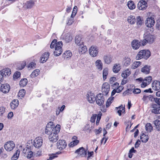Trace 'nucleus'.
Returning <instances> with one entry per match:
<instances>
[{
  "mask_svg": "<svg viewBox=\"0 0 160 160\" xmlns=\"http://www.w3.org/2000/svg\"><path fill=\"white\" fill-rule=\"evenodd\" d=\"M75 43L79 46L83 44V41L82 40L81 36H77L75 38Z\"/></svg>",
  "mask_w": 160,
  "mask_h": 160,
  "instance_id": "c756f323",
  "label": "nucleus"
},
{
  "mask_svg": "<svg viewBox=\"0 0 160 160\" xmlns=\"http://www.w3.org/2000/svg\"><path fill=\"white\" fill-rule=\"evenodd\" d=\"M58 156L56 155V154H52L51 155L48 160H52L53 159L57 157Z\"/></svg>",
  "mask_w": 160,
  "mask_h": 160,
  "instance_id": "680f3d73",
  "label": "nucleus"
},
{
  "mask_svg": "<svg viewBox=\"0 0 160 160\" xmlns=\"http://www.w3.org/2000/svg\"><path fill=\"white\" fill-rule=\"evenodd\" d=\"M60 129V125L57 124L56 126V128L54 132L51 133L49 136V139L51 142H56L58 139V133L59 132Z\"/></svg>",
  "mask_w": 160,
  "mask_h": 160,
  "instance_id": "7ed1b4c3",
  "label": "nucleus"
},
{
  "mask_svg": "<svg viewBox=\"0 0 160 160\" xmlns=\"http://www.w3.org/2000/svg\"><path fill=\"white\" fill-rule=\"evenodd\" d=\"M142 62L139 61L134 62L132 64L131 68L132 69H135L138 68L141 64Z\"/></svg>",
  "mask_w": 160,
  "mask_h": 160,
  "instance_id": "ea45409f",
  "label": "nucleus"
},
{
  "mask_svg": "<svg viewBox=\"0 0 160 160\" xmlns=\"http://www.w3.org/2000/svg\"><path fill=\"white\" fill-rule=\"evenodd\" d=\"M36 1L35 0H30L27 1L25 5L27 8H32L35 4V2Z\"/></svg>",
  "mask_w": 160,
  "mask_h": 160,
  "instance_id": "cd10ccee",
  "label": "nucleus"
},
{
  "mask_svg": "<svg viewBox=\"0 0 160 160\" xmlns=\"http://www.w3.org/2000/svg\"><path fill=\"white\" fill-rule=\"evenodd\" d=\"M39 69H37L34 70L31 74L30 77L32 78H33L38 76L39 74Z\"/></svg>",
  "mask_w": 160,
  "mask_h": 160,
  "instance_id": "37998d69",
  "label": "nucleus"
},
{
  "mask_svg": "<svg viewBox=\"0 0 160 160\" xmlns=\"http://www.w3.org/2000/svg\"><path fill=\"white\" fill-rule=\"evenodd\" d=\"M155 22L154 18L152 17H150L147 18L145 24L147 27L151 28L154 25Z\"/></svg>",
  "mask_w": 160,
  "mask_h": 160,
  "instance_id": "dca6fc26",
  "label": "nucleus"
},
{
  "mask_svg": "<svg viewBox=\"0 0 160 160\" xmlns=\"http://www.w3.org/2000/svg\"><path fill=\"white\" fill-rule=\"evenodd\" d=\"M3 77L9 76L11 74V70L8 68H5L0 71Z\"/></svg>",
  "mask_w": 160,
  "mask_h": 160,
  "instance_id": "6ab92c4d",
  "label": "nucleus"
},
{
  "mask_svg": "<svg viewBox=\"0 0 160 160\" xmlns=\"http://www.w3.org/2000/svg\"><path fill=\"white\" fill-rule=\"evenodd\" d=\"M136 22L138 27H140L142 24L143 23L142 18L140 16L137 17L136 18Z\"/></svg>",
  "mask_w": 160,
  "mask_h": 160,
  "instance_id": "72a5a7b5",
  "label": "nucleus"
},
{
  "mask_svg": "<svg viewBox=\"0 0 160 160\" xmlns=\"http://www.w3.org/2000/svg\"><path fill=\"white\" fill-rule=\"evenodd\" d=\"M36 64L33 62H30L28 65V68L29 69L35 68Z\"/></svg>",
  "mask_w": 160,
  "mask_h": 160,
  "instance_id": "5fc2aeb1",
  "label": "nucleus"
},
{
  "mask_svg": "<svg viewBox=\"0 0 160 160\" xmlns=\"http://www.w3.org/2000/svg\"><path fill=\"white\" fill-rule=\"evenodd\" d=\"M64 39L67 42H68L71 41L72 38L70 34L69 33H67L65 36Z\"/></svg>",
  "mask_w": 160,
  "mask_h": 160,
  "instance_id": "79ce46f5",
  "label": "nucleus"
},
{
  "mask_svg": "<svg viewBox=\"0 0 160 160\" xmlns=\"http://www.w3.org/2000/svg\"><path fill=\"white\" fill-rule=\"evenodd\" d=\"M131 59L128 57H125L123 58V63L124 65L125 66H128L131 63Z\"/></svg>",
  "mask_w": 160,
  "mask_h": 160,
  "instance_id": "2f4dec72",
  "label": "nucleus"
},
{
  "mask_svg": "<svg viewBox=\"0 0 160 160\" xmlns=\"http://www.w3.org/2000/svg\"><path fill=\"white\" fill-rule=\"evenodd\" d=\"M57 144L58 148L60 150L65 149L67 146L66 142L64 140H59Z\"/></svg>",
  "mask_w": 160,
  "mask_h": 160,
  "instance_id": "9b49d317",
  "label": "nucleus"
},
{
  "mask_svg": "<svg viewBox=\"0 0 160 160\" xmlns=\"http://www.w3.org/2000/svg\"><path fill=\"white\" fill-rule=\"evenodd\" d=\"M148 6L147 2L144 0H141L138 4V8L140 10H144L146 9Z\"/></svg>",
  "mask_w": 160,
  "mask_h": 160,
  "instance_id": "1a4fd4ad",
  "label": "nucleus"
},
{
  "mask_svg": "<svg viewBox=\"0 0 160 160\" xmlns=\"http://www.w3.org/2000/svg\"><path fill=\"white\" fill-rule=\"evenodd\" d=\"M151 55V53L148 50H143L139 51L136 56L137 60H139L142 58L148 59Z\"/></svg>",
  "mask_w": 160,
  "mask_h": 160,
  "instance_id": "20e7f679",
  "label": "nucleus"
},
{
  "mask_svg": "<svg viewBox=\"0 0 160 160\" xmlns=\"http://www.w3.org/2000/svg\"><path fill=\"white\" fill-rule=\"evenodd\" d=\"M149 137L143 133L140 136V139L142 142H146L148 140Z\"/></svg>",
  "mask_w": 160,
  "mask_h": 160,
  "instance_id": "c9c22d12",
  "label": "nucleus"
},
{
  "mask_svg": "<svg viewBox=\"0 0 160 160\" xmlns=\"http://www.w3.org/2000/svg\"><path fill=\"white\" fill-rule=\"evenodd\" d=\"M152 79L151 76H148L143 79L142 78H139L136 79L138 83L141 84V87L142 88H144L150 84Z\"/></svg>",
  "mask_w": 160,
  "mask_h": 160,
  "instance_id": "f03ea898",
  "label": "nucleus"
},
{
  "mask_svg": "<svg viewBox=\"0 0 160 160\" xmlns=\"http://www.w3.org/2000/svg\"><path fill=\"white\" fill-rule=\"evenodd\" d=\"M109 85L107 82H105L102 84V90L103 94L107 95L109 91Z\"/></svg>",
  "mask_w": 160,
  "mask_h": 160,
  "instance_id": "f8f14e48",
  "label": "nucleus"
},
{
  "mask_svg": "<svg viewBox=\"0 0 160 160\" xmlns=\"http://www.w3.org/2000/svg\"><path fill=\"white\" fill-rule=\"evenodd\" d=\"M79 142L78 140H73L69 144V146L71 147H73L75 145H77Z\"/></svg>",
  "mask_w": 160,
  "mask_h": 160,
  "instance_id": "603ef678",
  "label": "nucleus"
},
{
  "mask_svg": "<svg viewBox=\"0 0 160 160\" xmlns=\"http://www.w3.org/2000/svg\"><path fill=\"white\" fill-rule=\"evenodd\" d=\"M150 69V66L146 65L141 68V71L143 73L147 74L149 73Z\"/></svg>",
  "mask_w": 160,
  "mask_h": 160,
  "instance_id": "4be33fe9",
  "label": "nucleus"
},
{
  "mask_svg": "<svg viewBox=\"0 0 160 160\" xmlns=\"http://www.w3.org/2000/svg\"><path fill=\"white\" fill-rule=\"evenodd\" d=\"M108 74V71L107 68H104L103 71V80H105L106 79Z\"/></svg>",
  "mask_w": 160,
  "mask_h": 160,
  "instance_id": "de8ad7c7",
  "label": "nucleus"
},
{
  "mask_svg": "<svg viewBox=\"0 0 160 160\" xmlns=\"http://www.w3.org/2000/svg\"><path fill=\"white\" fill-rule=\"evenodd\" d=\"M127 21L131 24H134L136 22V19L134 16H130L127 18Z\"/></svg>",
  "mask_w": 160,
  "mask_h": 160,
  "instance_id": "f704fd0d",
  "label": "nucleus"
},
{
  "mask_svg": "<svg viewBox=\"0 0 160 160\" xmlns=\"http://www.w3.org/2000/svg\"><path fill=\"white\" fill-rule=\"evenodd\" d=\"M116 108L118 110L117 111V112L118 113L119 115V116H120L122 114V113H125V105H124V106H123L122 105H121L119 107H118Z\"/></svg>",
  "mask_w": 160,
  "mask_h": 160,
  "instance_id": "393cba45",
  "label": "nucleus"
},
{
  "mask_svg": "<svg viewBox=\"0 0 160 160\" xmlns=\"http://www.w3.org/2000/svg\"><path fill=\"white\" fill-rule=\"evenodd\" d=\"M26 65V63L25 62H23L21 63V66L18 67L19 70H22L23 69L25 66Z\"/></svg>",
  "mask_w": 160,
  "mask_h": 160,
  "instance_id": "13d9d810",
  "label": "nucleus"
},
{
  "mask_svg": "<svg viewBox=\"0 0 160 160\" xmlns=\"http://www.w3.org/2000/svg\"><path fill=\"white\" fill-rule=\"evenodd\" d=\"M27 80L26 78L21 79L19 83L20 86L21 87H24L25 86L27 83Z\"/></svg>",
  "mask_w": 160,
  "mask_h": 160,
  "instance_id": "49530a36",
  "label": "nucleus"
},
{
  "mask_svg": "<svg viewBox=\"0 0 160 160\" xmlns=\"http://www.w3.org/2000/svg\"><path fill=\"white\" fill-rule=\"evenodd\" d=\"M11 108L13 109L16 108L18 105V101L17 99H14L10 103Z\"/></svg>",
  "mask_w": 160,
  "mask_h": 160,
  "instance_id": "c85d7f7f",
  "label": "nucleus"
},
{
  "mask_svg": "<svg viewBox=\"0 0 160 160\" xmlns=\"http://www.w3.org/2000/svg\"><path fill=\"white\" fill-rule=\"evenodd\" d=\"M25 94V90L24 89L20 90L18 93V96L21 98L23 97Z\"/></svg>",
  "mask_w": 160,
  "mask_h": 160,
  "instance_id": "09e8293b",
  "label": "nucleus"
},
{
  "mask_svg": "<svg viewBox=\"0 0 160 160\" xmlns=\"http://www.w3.org/2000/svg\"><path fill=\"white\" fill-rule=\"evenodd\" d=\"M153 123L157 130L160 131V121L159 120L156 119L153 121Z\"/></svg>",
  "mask_w": 160,
  "mask_h": 160,
  "instance_id": "e433bc0d",
  "label": "nucleus"
},
{
  "mask_svg": "<svg viewBox=\"0 0 160 160\" xmlns=\"http://www.w3.org/2000/svg\"><path fill=\"white\" fill-rule=\"evenodd\" d=\"M78 48L79 51L81 53H84L87 51V48L86 46H84L83 44L79 45Z\"/></svg>",
  "mask_w": 160,
  "mask_h": 160,
  "instance_id": "473e14b6",
  "label": "nucleus"
},
{
  "mask_svg": "<svg viewBox=\"0 0 160 160\" xmlns=\"http://www.w3.org/2000/svg\"><path fill=\"white\" fill-rule=\"evenodd\" d=\"M56 128V126L55 127L54 125L53 124V122H50L46 126L45 133L49 135L51 133L54 132Z\"/></svg>",
  "mask_w": 160,
  "mask_h": 160,
  "instance_id": "39448f33",
  "label": "nucleus"
},
{
  "mask_svg": "<svg viewBox=\"0 0 160 160\" xmlns=\"http://www.w3.org/2000/svg\"><path fill=\"white\" fill-rule=\"evenodd\" d=\"M144 37L145 38L147 39L148 42L150 43L153 42L155 38L154 36L148 32H146L144 34Z\"/></svg>",
  "mask_w": 160,
  "mask_h": 160,
  "instance_id": "2eb2a0df",
  "label": "nucleus"
},
{
  "mask_svg": "<svg viewBox=\"0 0 160 160\" xmlns=\"http://www.w3.org/2000/svg\"><path fill=\"white\" fill-rule=\"evenodd\" d=\"M5 108L4 107H0V115L2 116L5 112Z\"/></svg>",
  "mask_w": 160,
  "mask_h": 160,
  "instance_id": "052dcab7",
  "label": "nucleus"
},
{
  "mask_svg": "<svg viewBox=\"0 0 160 160\" xmlns=\"http://www.w3.org/2000/svg\"><path fill=\"white\" fill-rule=\"evenodd\" d=\"M123 88V87L122 86H120L116 89L117 91V93H119L121 92Z\"/></svg>",
  "mask_w": 160,
  "mask_h": 160,
  "instance_id": "0e129e2a",
  "label": "nucleus"
},
{
  "mask_svg": "<svg viewBox=\"0 0 160 160\" xmlns=\"http://www.w3.org/2000/svg\"><path fill=\"white\" fill-rule=\"evenodd\" d=\"M130 71L129 69H127L123 72L122 73L121 76L124 78H126L130 75Z\"/></svg>",
  "mask_w": 160,
  "mask_h": 160,
  "instance_id": "58836bf2",
  "label": "nucleus"
},
{
  "mask_svg": "<svg viewBox=\"0 0 160 160\" xmlns=\"http://www.w3.org/2000/svg\"><path fill=\"white\" fill-rule=\"evenodd\" d=\"M27 154L24 155V156L27 157L28 158H32L33 155V152L31 150L27 153Z\"/></svg>",
  "mask_w": 160,
  "mask_h": 160,
  "instance_id": "6e6d98bb",
  "label": "nucleus"
},
{
  "mask_svg": "<svg viewBox=\"0 0 160 160\" xmlns=\"http://www.w3.org/2000/svg\"><path fill=\"white\" fill-rule=\"evenodd\" d=\"M1 91L3 92V93H7L8 92L9 90H10V86L8 84H2L1 86Z\"/></svg>",
  "mask_w": 160,
  "mask_h": 160,
  "instance_id": "aec40b11",
  "label": "nucleus"
},
{
  "mask_svg": "<svg viewBox=\"0 0 160 160\" xmlns=\"http://www.w3.org/2000/svg\"><path fill=\"white\" fill-rule=\"evenodd\" d=\"M21 75V73L19 72H16L14 74L13 78L14 79H17L19 78Z\"/></svg>",
  "mask_w": 160,
  "mask_h": 160,
  "instance_id": "4d7b16f0",
  "label": "nucleus"
},
{
  "mask_svg": "<svg viewBox=\"0 0 160 160\" xmlns=\"http://www.w3.org/2000/svg\"><path fill=\"white\" fill-rule=\"evenodd\" d=\"M77 7L75 6L73 8V11L71 16V18H73L75 17L77 12Z\"/></svg>",
  "mask_w": 160,
  "mask_h": 160,
  "instance_id": "864d4df0",
  "label": "nucleus"
},
{
  "mask_svg": "<svg viewBox=\"0 0 160 160\" xmlns=\"http://www.w3.org/2000/svg\"><path fill=\"white\" fill-rule=\"evenodd\" d=\"M87 97L88 101L90 103H93L95 101V95L91 92H88Z\"/></svg>",
  "mask_w": 160,
  "mask_h": 160,
  "instance_id": "f3484780",
  "label": "nucleus"
},
{
  "mask_svg": "<svg viewBox=\"0 0 160 160\" xmlns=\"http://www.w3.org/2000/svg\"><path fill=\"white\" fill-rule=\"evenodd\" d=\"M42 144V139L41 137L37 138L34 140L33 145L37 148H39Z\"/></svg>",
  "mask_w": 160,
  "mask_h": 160,
  "instance_id": "9d476101",
  "label": "nucleus"
},
{
  "mask_svg": "<svg viewBox=\"0 0 160 160\" xmlns=\"http://www.w3.org/2000/svg\"><path fill=\"white\" fill-rule=\"evenodd\" d=\"M151 112L155 114H160V106L156 104H153L152 105Z\"/></svg>",
  "mask_w": 160,
  "mask_h": 160,
  "instance_id": "4468645a",
  "label": "nucleus"
},
{
  "mask_svg": "<svg viewBox=\"0 0 160 160\" xmlns=\"http://www.w3.org/2000/svg\"><path fill=\"white\" fill-rule=\"evenodd\" d=\"M97 114H93L92 116L91 117L90 119V121L91 122L93 123L95 121V119L97 117Z\"/></svg>",
  "mask_w": 160,
  "mask_h": 160,
  "instance_id": "bf43d9fd",
  "label": "nucleus"
},
{
  "mask_svg": "<svg viewBox=\"0 0 160 160\" xmlns=\"http://www.w3.org/2000/svg\"><path fill=\"white\" fill-rule=\"evenodd\" d=\"M49 56V53L47 52L43 54L41 58L40 62L42 63H44L46 62L48 59Z\"/></svg>",
  "mask_w": 160,
  "mask_h": 160,
  "instance_id": "a878e982",
  "label": "nucleus"
},
{
  "mask_svg": "<svg viewBox=\"0 0 160 160\" xmlns=\"http://www.w3.org/2000/svg\"><path fill=\"white\" fill-rule=\"evenodd\" d=\"M89 52L92 57H95L97 56L98 53V49L96 46H92L90 48Z\"/></svg>",
  "mask_w": 160,
  "mask_h": 160,
  "instance_id": "0eeeda50",
  "label": "nucleus"
},
{
  "mask_svg": "<svg viewBox=\"0 0 160 160\" xmlns=\"http://www.w3.org/2000/svg\"><path fill=\"white\" fill-rule=\"evenodd\" d=\"M105 99L103 94L99 93L98 94L95 100L96 103L99 106H101L103 104Z\"/></svg>",
  "mask_w": 160,
  "mask_h": 160,
  "instance_id": "423d86ee",
  "label": "nucleus"
},
{
  "mask_svg": "<svg viewBox=\"0 0 160 160\" xmlns=\"http://www.w3.org/2000/svg\"><path fill=\"white\" fill-rule=\"evenodd\" d=\"M114 98V97H111L109 98L108 100L106 103V106L107 108L108 107L112 102Z\"/></svg>",
  "mask_w": 160,
  "mask_h": 160,
  "instance_id": "8fccbe9b",
  "label": "nucleus"
},
{
  "mask_svg": "<svg viewBox=\"0 0 160 160\" xmlns=\"http://www.w3.org/2000/svg\"><path fill=\"white\" fill-rule=\"evenodd\" d=\"M140 46V42L137 40H134L132 42V48L134 49H137Z\"/></svg>",
  "mask_w": 160,
  "mask_h": 160,
  "instance_id": "5701e85b",
  "label": "nucleus"
},
{
  "mask_svg": "<svg viewBox=\"0 0 160 160\" xmlns=\"http://www.w3.org/2000/svg\"><path fill=\"white\" fill-rule=\"evenodd\" d=\"M95 64L96 68L99 71H101L103 67V64L101 61L98 59L95 62Z\"/></svg>",
  "mask_w": 160,
  "mask_h": 160,
  "instance_id": "b1692460",
  "label": "nucleus"
},
{
  "mask_svg": "<svg viewBox=\"0 0 160 160\" xmlns=\"http://www.w3.org/2000/svg\"><path fill=\"white\" fill-rule=\"evenodd\" d=\"M127 5L128 8L131 10L134 9L136 8L135 4L134 2L132 1H128Z\"/></svg>",
  "mask_w": 160,
  "mask_h": 160,
  "instance_id": "4c0bfd02",
  "label": "nucleus"
},
{
  "mask_svg": "<svg viewBox=\"0 0 160 160\" xmlns=\"http://www.w3.org/2000/svg\"><path fill=\"white\" fill-rule=\"evenodd\" d=\"M31 146L26 147L23 150L22 152L24 155L27 154V153L31 150Z\"/></svg>",
  "mask_w": 160,
  "mask_h": 160,
  "instance_id": "3c124183",
  "label": "nucleus"
},
{
  "mask_svg": "<svg viewBox=\"0 0 160 160\" xmlns=\"http://www.w3.org/2000/svg\"><path fill=\"white\" fill-rule=\"evenodd\" d=\"M152 88L158 91L160 89V82L158 81H154L152 83Z\"/></svg>",
  "mask_w": 160,
  "mask_h": 160,
  "instance_id": "412c9836",
  "label": "nucleus"
},
{
  "mask_svg": "<svg viewBox=\"0 0 160 160\" xmlns=\"http://www.w3.org/2000/svg\"><path fill=\"white\" fill-rule=\"evenodd\" d=\"M152 99L153 98L152 96L151 95H149L148 96L144 95L142 98V100L143 101L144 103H145V104H147L148 103V101L149 100H150L151 101H152Z\"/></svg>",
  "mask_w": 160,
  "mask_h": 160,
  "instance_id": "7c9ffc66",
  "label": "nucleus"
},
{
  "mask_svg": "<svg viewBox=\"0 0 160 160\" xmlns=\"http://www.w3.org/2000/svg\"><path fill=\"white\" fill-rule=\"evenodd\" d=\"M157 27L158 30H160V19L158 20L157 23Z\"/></svg>",
  "mask_w": 160,
  "mask_h": 160,
  "instance_id": "774afa93",
  "label": "nucleus"
},
{
  "mask_svg": "<svg viewBox=\"0 0 160 160\" xmlns=\"http://www.w3.org/2000/svg\"><path fill=\"white\" fill-rule=\"evenodd\" d=\"M146 130L148 132H151L152 130V127L150 123H147L145 126Z\"/></svg>",
  "mask_w": 160,
  "mask_h": 160,
  "instance_id": "c03bdc74",
  "label": "nucleus"
},
{
  "mask_svg": "<svg viewBox=\"0 0 160 160\" xmlns=\"http://www.w3.org/2000/svg\"><path fill=\"white\" fill-rule=\"evenodd\" d=\"M63 57L64 58L67 59L72 56L71 52L70 51H67L63 54Z\"/></svg>",
  "mask_w": 160,
  "mask_h": 160,
  "instance_id": "a19ab883",
  "label": "nucleus"
},
{
  "mask_svg": "<svg viewBox=\"0 0 160 160\" xmlns=\"http://www.w3.org/2000/svg\"><path fill=\"white\" fill-rule=\"evenodd\" d=\"M116 78L115 77H112L110 79L109 82H110L112 84L116 80Z\"/></svg>",
  "mask_w": 160,
  "mask_h": 160,
  "instance_id": "338daca9",
  "label": "nucleus"
},
{
  "mask_svg": "<svg viewBox=\"0 0 160 160\" xmlns=\"http://www.w3.org/2000/svg\"><path fill=\"white\" fill-rule=\"evenodd\" d=\"M132 92L134 94H138L141 92V90L139 89L136 88Z\"/></svg>",
  "mask_w": 160,
  "mask_h": 160,
  "instance_id": "e2e57ef3",
  "label": "nucleus"
},
{
  "mask_svg": "<svg viewBox=\"0 0 160 160\" xmlns=\"http://www.w3.org/2000/svg\"><path fill=\"white\" fill-rule=\"evenodd\" d=\"M103 59L105 63L109 64L112 61V56L109 54L105 55L103 57Z\"/></svg>",
  "mask_w": 160,
  "mask_h": 160,
  "instance_id": "a211bd4d",
  "label": "nucleus"
},
{
  "mask_svg": "<svg viewBox=\"0 0 160 160\" xmlns=\"http://www.w3.org/2000/svg\"><path fill=\"white\" fill-rule=\"evenodd\" d=\"M57 40L56 39H54L51 42L50 45V48H54L55 45V51H54V54L56 56H58L60 55L62 52V42H58L56 43Z\"/></svg>",
  "mask_w": 160,
  "mask_h": 160,
  "instance_id": "f257e3e1",
  "label": "nucleus"
},
{
  "mask_svg": "<svg viewBox=\"0 0 160 160\" xmlns=\"http://www.w3.org/2000/svg\"><path fill=\"white\" fill-rule=\"evenodd\" d=\"M75 153L79 154L82 157H84L86 156L87 150L83 147H82L77 149Z\"/></svg>",
  "mask_w": 160,
  "mask_h": 160,
  "instance_id": "ddd939ff",
  "label": "nucleus"
},
{
  "mask_svg": "<svg viewBox=\"0 0 160 160\" xmlns=\"http://www.w3.org/2000/svg\"><path fill=\"white\" fill-rule=\"evenodd\" d=\"M154 100L155 102L158 104V105H159L160 106V98H154Z\"/></svg>",
  "mask_w": 160,
  "mask_h": 160,
  "instance_id": "69168bd1",
  "label": "nucleus"
},
{
  "mask_svg": "<svg viewBox=\"0 0 160 160\" xmlns=\"http://www.w3.org/2000/svg\"><path fill=\"white\" fill-rule=\"evenodd\" d=\"M121 69V66L120 64L116 63L113 65L112 68V71L115 73L118 72Z\"/></svg>",
  "mask_w": 160,
  "mask_h": 160,
  "instance_id": "bb28decb",
  "label": "nucleus"
},
{
  "mask_svg": "<svg viewBox=\"0 0 160 160\" xmlns=\"http://www.w3.org/2000/svg\"><path fill=\"white\" fill-rule=\"evenodd\" d=\"M20 151L19 150H17L15 154H14L12 156L11 158V159L12 160H17L19 155Z\"/></svg>",
  "mask_w": 160,
  "mask_h": 160,
  "instance_id": "a18cd8bd",
  "label": "nucleus"
},
{
  "mask_svg": "<svg viewBox=\"0 0 160 160\" xmlns=\"http://www.w3.org/2000/svg\"><path fill=\"white\" fill-rule=\"evenodd\" d=\"M15 144L12 141H9L7 142L4 145V148L8 151L12 150L15 147Z\"/></svg>",
  "mask_w": 160,
  "mask_h": 160,
  "instance_id": "6e6552de",
  "label": "nucleus"
}]
</instances>
